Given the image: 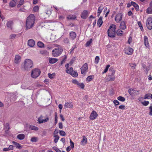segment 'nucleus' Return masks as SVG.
Wrapping results in <instances>:
<instances>
[{
    "label": "nucleus",
    "mask_w": 152,
    "mask_h": 152,
    "mask_svg": "<svg viewBox=\"0 0 152 152\" xmlns=\"http://www.w3.org/2000/svg\"><path fill=\"white\" fill-rule=\"evenodd\" d=\"M35 17L34 14H31L28 16L26 20V29H30L33 27L35 23Z\"/></svg>",
    "instance_id": "nucleus-1"
},
{
    "label": "nucleus",
    "mask_w": 152,
    "mask_h": 152,
    "mask_svg": "<svg viewBox=\"0 0 152 152\" xmlns=\"http://www.w3.org/2000/svg\"><path fill=\"white\" fill-rule=\"evenodd\" d=\"M116 29V26L114 24L111 25L107 31L108 36L111 38L115 37Z\"/></svg>",
    "instance_id": "nucleus-2"
},
{
    "label": "nucleus",
    "mask_w": 152,
    "mask_h": 152,
    "mask_svg": "<svg viewBox=\"0 0 152 152\" xmlns=\"http://www.w3.org/2000/svg\"><path fill=\"white\" fill-rule=\"evenodd\" d=\"M63 51V50L61 46L54 49L52 51V54L53 56L57 57L60 55Z\"/></svg>",
    "instance_id": "nucleus-3"
},
{
    "label": "nucleus",
    "mask_w": 152,
    "mask_h": 152,
    "mask_svg": "<svg viewBox=\"0 0 152 152\" xmlns=\"http://www.w3.org/2000/svg\"><path fill=\"white\" fill-rule=\"evenodd\" d=\"M33 66L32 61L30 59H26L24 62V68L25 70L28 71Z\"/></svg>",
    "instance_id": "nucleus-4"
},
{
    "label": "nucleus",
    "mask_w": 152,
    "mask_h": 152,
    "mask_svg": "<svg viewBox=\"0 0 152 152\" xmlns=\"http://www.w3.org/2000/svg\"><path fill=\"white\" fill-rule=\"evenodd\" d=\"M41 71L38 69H34L32 71L31 75L32 77L36 78L38 77L40 75Z\"/></svg>",
    "instance_id": "nucleus-5"
},
{
    "label": "nucleus",
    "mask_w": 152,
    "mask_h": 152,
    "mask_svg": "<svg viewBox=\"0 0 152 152\" xmlns=\"http://www.w3.org/2000/svg\"><path fill=\"white\" fill-rule=\"evenodd\" d=\"M49 120V118L47 115H46L45 117L42 115H41L38 119V122L39 124L45 123L48 122Z\"/></svg>",
    "instance_id": "nucleus-6"
},
{
    "label": "nucleus",
    "mask_w": 152,
    "mask_h": 152,
    "mask_svg": "<svg viewBox=\"0 0 152 152\" xmlns=\"http://www.w3.org/2000/svg\"><path fill=\"white\" fill-rule=\"evenodd\" d=\"M123 16V14L121 13H118L116 15L115 20L116 23H119L121 21Z\"/></svg>",
    "instance_id": "nucleus-7"
},
{
    "label": "nucleus",
    "mask_w": 152,
    "mask_h": 152,
    "mask_svg": "<svg viewBox=\"0 0 152 152\" xmlns=\"http://www.w3.org/2000/svg\"><path fill=\"white\" fill-rule=\"evenodd\" d=\"M146 25L148 29L151 30L152 29V18L149 17L148 18L146 21Z\"/></svg>",
    "instance_id": "nucleus-8"
},
{
    "label": "nucleus",
    "mask_w": 152,
    "mask_h": 152,
    "mask_svg": "<svg viewBox=\"0 0 152 152\" xmlns=\"http://www.w3.org/2000/svg\"><path fill=\"white\" fill-rule=\"evenodd\" d=\"M72 83L75 85H76L77 86L80 88L83 89L85 87V85L83 83H80L76 79L73 80H72Z\"/></svg>",
    "instance_id": "nucleus-9"
},
{
    "label": "nucleus",
    "mask_w": 152,
    "mask_h": 152,
    "mask_svg": "<svg viewBox=\"0 0 152 152\" xmlns=\"http://www.w3.org/2000/svg\"><path fill=\"white\" fill-rule=\"evenodd\" d=\"M88 65L86 63L84 64L80 68L81 74H85L87 72L88 69Z\"/></svg>",
    "instance_id": "nucleus-10"
},
{
    "label": "nucleus",
    "mask_w": 152,
    "mask_h": 152,
    "mask_svg": "<svg viewBox=\"0 0 152 152\" xmlns=\"http://www.w3.org/2000/svg\"><path fill=\"white\" fill-rule=\"evenodd\" d=\"M134 50L129 47H126L124 49L125 53L128 55H131L133 54Z\"/></svg>",
    "instance_id": "nucleus-11"
},
{
    "label": "nucleus",
    "mask_w": 152,
    "mask_h": 152,
    "mask_svg": "<svg viewBox=\"0 0 152 152\" xmlns=\"http://www.w3.org/2000/svg\"><path fill=\"white\" fill-rule=\"evenodd\" d=\"M98 114L94 110H93L89 117L90 119L91 120H94L97 117Z\"/></svg>",
    "instance_id": "nucleus-12"
},
{
    "label": "nucleus",
    "mask_w": 152,
    "mask_h": 152,
    "mask_svg": "<svg viewBox=\"0 0 152 152\" xmlns=\"http://www.w3.org/2000/svg\"><path fill=\"white\" fill-rule=\"evenodd\" d=\"M89 12L87 10H84L81 14V17L83 19H86L88 17Z\"/></svg>",
    "instance_id": "nucleus-13"
},
{
    "label": "nucleus",
    "mask_w": 152,
    "mask_h": 152,
    "mask_svg": "<svg viewBox=\"0 0 152 152\" xmlns=\"http://www.w3.org/2000/svg\"><path fill=\"white\" fill-rule=\"evenodd\" d=\"M115 79V76L114 75L111 74L108 75L106 78V80L107 81H113Z\"/></svg>",
    "instance_id": "nucleus-14"
},
{
    "label": "nucleus",
    "mask_w": 152,
    "mask_h": 152,
    "mask_svg": "<svg viewBox=\"0 0 152 152\" xmlns=\"http://www.w3.org/2000/svg\"><path fill=\"white\" fill-rule=\"evenodd\" d=\"M119 26L120 28L122 30H125L126 28V23L125 21H122L120 22Z\"/></svg>",
    "instance_id": "nucleus-15"
},
{
    "label": "nucleus",
    "mask_w": 152,
    "mask_h": 152,
    "mask_svg": "<svg viewBox=\"0 0 152 152\" xmlns=\"http://www.w3.org/2000/svg\"><path fill=\"white\" fill-rule=\"evenodd\" d=\"M139 91L136 90L133 88H130L128 90V92L129 94L131 96L134 94H136L137 93H138Z\"/></svg>",
    "instance_id": "nucleus-16"
},
{
    "label": "nucleus",
    "mask_w": 152,
    "mask_h": 152,
    "mask_svg": "<svg viewBox=\"0 0 152 152\" xmlns=\"http://www.w3.org/2000/svg\"><path fill=\"white\" fill-rule=\"evenodd\" d=\"M144 43L146 47L148 48L149 47V44L148 42V39L146 36H144Z\"/></svg>",
    "instance_id": "nucleus-17"
},
{
    "label": "nucleus",
    "mask_w": 152,
    "mask_h": 152,
    "mask_svg": "<svg viewBox=\"0 0 152 152\" xmlns=\"http://www.w3.org/2000/svg\"><path fill=\"white\" fill-rule=\"evenodd\" d=\"M69 36L70 39H71L72 40H73L75 39L76 38V34L75 32L72 31L70 32L69 34Z\"/></svg>",
    "instance_id": "nucleus-18"
},
{
    "label": "nucleus",
    "mask_w": 152,
    "mask_h": 152,
    "mask_svg": "<svg viewBox=\"0 0 152 152\" xmlns=\"http://www.w3.org/2000/svg\"><path fill=\"white\" fill-rule=\"evenodd\" d=\"M21 58V57L18 55H16L14 60L15 63L16 64L19 63L20 61Z\"/></svg>",
    "instance_id": "nucleus-19"
},
{
    "label": "nucleus",
    "mask_w": 152,
    "mask_h": 152,
    "mask_svg": "<svg viewBox=\"0 0 152 152\" xmlns=\"http://www.w3.org/2000/svg\"><path fill=\"white\" fill-rule=\"evenodd\" d=\"M34 41L32 39H30L28 41V45L30 47H33L35 45Z\"/></svg>",
    "instance_id": "nucleus-20"
},
{
    "label": "nucleus",
    "mask_w": 152,
    "mask_h": 152,
    "mask_svg": "<svg viewBox=\"0 0 152 152\" xmlns=\"http://www.w3.org/2000/svg\"><path fill=\"white\" fill-rule=\"evenodd\" d=\"M73 107V104L72 102H66L64 105V107L66 108H71Z\"/></svg>",
    "instance_id": "nucleus-21"
},
{
    "label": "nucleus",
    "mask_w": 152,
    "mask_h": 152,
    "mask_svg": "<svg viewBox=\"0 0 152 152\" xmlns=\"http://www.w3.org/2000/svg\"><path fill=\"white\" fill-rule=\"evenodd\" d=\"M13 24V21L11 20H10L7 22L6 24V26L8 28L12 29V25Z\"/></svg>",
    "instance_id": "nucleus-22"
},
{
    "label": "nucleus",
    "mask_w": 152,
    "mask_h": 152,
    "mask_svg": "<svg viewBox=\"0 0 152 152\" xmlns=\"http://www.w3.org/2000/svg\"><path fill=\"white\" fill-rule=\"evenodd\" d=\"M12 142L17 148L21 149L22 148V146L19 143L15 141H13Z\"/></svg>",
    "instance_id": "nucleus-23"
},
{
    "label": "nucleus",
    "mask_w": 152,
    "mask_h": 152,
    "mask_svg": "<svg viewBox=\"0 0 152 152\" xmlns=\"http://www.w3.org/2000/svg\"><path fill=\"white\" fill-rule=\"evenodd\" d=\"M77 16L75 15H68L67 17V19L68 20H73L75 19Z\"/></svg>",
    "instance_id": "nucleus-24"
},
{
    "label": "nucleus",
    "mask_w": 152,
    "mask_h": 152,
    "mask_svg": "<svg viewBox=\"0 0 152 152\" xmlns=\"http://www.w3.org/2000/svg\"><path fill=\"white\" fill-rule=\"evenodd\" d=\"M17 0H12L9 3V6L11 7L15 6L16 5Z\"/></svg>",
    "instance_id": "nucleus-25"
},
{
    "label": "nucleus",
    "mask_w": 152,
    "mask_h": 152,
    "mask_svg": "<svg viewBox=\"0 0 152 152\" xmlns=\"http://www.w3.org/2000/svg\"><path fill=\"white\" fill-rule=\"evenodd\" d=\"M17 137L19 140H23L25 138V135L23 134H20L17 135Z\"/></svg>",
    "instance_id": "nucleus-26"
},
{
    "label": "nucleus",
    "mask_w": 152,
    "mask_h": 152,
    "mask_svg": "<svg viewBox=\"0 0 152 152\" xmlns=\"http://www.w3.org/2000/svg\"><path fill=\"white\" fill-rule=\"evenodd\" d=\"M58 60V59L54 58H50L49 59V62L50 64H53L56 63Z\"/></svg>",
    "instance_id": "nucleus-27"
},
{
    "label": "nucleus",
    "mask_w": 152,
    "mask_h": 152,
    "mask_svg": "<svg viewBox=\"0 0 152 152\" xmlns=\"http://www.w3.org/2000/svg\"><path fill=\"white\" fill-rule=\"evenodd\" d=\"M103 22L102 20V17H100L97 21V25L100 27L102 25Z\"/></svg>",
    "instance_id": "nucleus-28"
},
{
    "label": "nucleus",
    "mask_w": 152,
    "mask_h": 152,
    "mask_svg": "<svg viewBox=\"0 0 152 152\" xmlns=\"http://www.w3.org/2000/svg\"><path fill=\"white\" fill-rule=\"evenodd\" d=\"M121 30V29H118L117 30L116 33L118 36H121L123 35L124 32Z\"/></svg>",
    "instance_id": "nucleus-29"
},
{
    "label": "nucleus",
    "mask_w": 152,
    "mask_h": 152,
    "mask_svg": "<svg viewBox=\"0 0 152 152\" xmlns=\"http://www.w3.org/2000/svg\"><path fill=\"white\" fill-rule=\"evenodd\" d=\"M87 138L85 136H83L82 140L81 142V144L82 145H85L87 143Z\"/></svg>",
    "instance_id": "nucleus-30"
},
{
    "label": "nucleus",
    "mask_w": 152,
    "mask_h": 152,
    "mask_svg": "<svg viewBox=\"0 0 152 152\" xmlns=\"http://www.w3.org/2000/svg\"><path fill=\"white\" fill-rule=\"evenodd\" d=\"M103 8L102 6H100L98 8L97 10V16L99 17L101 13L102 10H103Z\"/></svg>",
    "instance_id": "nucleus-31"
},
{
    "label": "nucleus",
    "mask_w": 152,
    "mask_h": 152,
    "mask_svg": "<svg viewBox=\"0 0 152 152\" xmlns=\"http://www.w3.org/2000/svg\"><path fill=\"white\" fill-rule=\"evenodd\" d=\"M29 128L30 129L34 131H37L39 129L37 127L33 125H30Z\"/></svg>",
    "instance_id": "nucleus-32"
},
{
    "label": "nucleus",
    "mask_w": 152,
    "mask_h": 152,
    "mask_svg": "<svg viewBox=\"0 0 152 152\" xmlns=\"http://www.w3.org/2000/svg\"><path fill=\"white\" fill-rule=\"evenodd\" d=\"M94 78L93 75H91L87 77L86 78V81L87 83H88L91 81Z\"/></svg>",
    "instance_id": "nucleus-33"
},
{
    "label": "nucleus",
    "mask_w": 152,
    "mask_h": 152,
    "mask_svg": "<svg viewBox=\"0 0 152 152\" xmlns=\"http://www.w3.org/2000/svg\"><path fill=\"white\" fill-rule=\"evenodd\" d=\"M131 4L133 7H134L137 10H139V7L138 5L136 4L135 2L133 1H132L131 2Z\"/></svg>",
    "instance_id": "nucleus-34"
},
{
    "label": "nucleus",
    "mask_w": 152,
    "mask_h": 152,
    "mask_svg": "<svg viewBox=\"0 0 152 152\" xmlns=\"http://www.w3.org/2000/svg\"><path fill=\"white\" fill-rule=\"evenodd\" d=\"M109 71L111 73V74L115 75V70L113 67H111L109 69Z\"/></svg>",
    "instance_id": "nucleus-35"
},
{
    "label": "nucleus",
    "mask_w": 152,
    "mask_h": 152,
    "mask_svg": "<svg viewBox=\"0 0 152 152\" xmlns=\"http://www.w3.org/2000/svg\"><path fill=\"white\" fill-rule=\"evenodd\" d=\"M73 68L72 67H70L69 69L66 70V72L70 75L73 73Z\"/></svg>",
    "instance_id": "nucleus-36"
},
{
    "label": "nucleus",
    "mask_w": 152,
    "mask_h": 152,
    "mask_svg": "<svg viewBox=\"0 0 152 152\" xmlns=\"http://www.w3.org/2000/svg\"><path fill=\"white\" fill-rule=\"evenodd\" d=\"M117 99L118 100L122 102H124L125 100V98L122 96H119L118 97Z\"/></svg>",
    "instance_id": "nucleus-37"
},
{
    "label": "nucleus",
    "mask_w": 152,
    "mask_h": 152,
    "mask_svg": "<svg viewBox=\"0 0 152 152\" xmlns=\"http://www.w3.org/2000/svg\"><path fill=\"white\" fill-rule=\"evenodd\" d=\"M37 45L38 47L40 48H43L44 46V44L41 42H38L37 43Z\"/></svg>",
    "instance_id": "nucleus-38"
},
{
    "label": "nucleus",
    "mask_w": 152,
    "mask_h": 152,
    "mask_svg": "<svg viewBox=\"0 0 152 152\" xmlns=\"http://www.w3.org/2000/svg\"><path fill=\"white\" fill-rule=\"evenodd\" d=\"M71 75L73 77H76L78 76V73L77 71H73V73H72Z\"/></svg>",
    "instance_id": "nucleus-39"
},
{
    "label": "nucleus",
    "mask_w": 152,
    "mask_h": 152,
    "mask_svg": "<svg viewBox=\"0 0 152 152\" xmlns=\"http://www.w3.org/2000/svg\"><path fill=\"white\" fill-rule=\"evenodd\" d=\"M54 137H55V138L54 140V142L55 143H56L59 139V137L58 136V135H55L54 136Z\"/></svg>",
    "instance_id": "nucleus-40"
},
{
    "label": "nucleus",
    "mask_w": 152,
    "mask_h": 152,
    "mask_svg": "<svg viewBox=\"0 0 152 152\" xmlns=\"http://www.w3.org/2000/svg\"><path fill=\"white\" fill-rule=\"evenodd\" d=\"M110 66V65H109V64L107 65L106 66L105 68L104 69V71L102 72V74H104L105 73H106L108 69Z\"/></svg>",
    "instance_id": "nucleus-41"
},
{
    "label": "nucleus",
    "mask_w": 152,
    "mask_h": 152,
    "mask_svg": "<svg viewBox=\"0 0 152 152\" xmlns=\"http://www.w3.org/2000/svg\"><path fill=\"white\" fill-rule=\"evenodd\" d=\"M147 13L148 14L152 13V7H149L147 9Z\"/></svg>",
    "instance_id": "nucleus-42"
},
{
    "label": "nucleus",
    "mask_w": 152,
    "mask_h": 152,
    "mask_svg": "<svg viewBox=\"0 0 152 152\" xmlns=\"http://www.w3.org/2000/svg\"><path fill=\"white\" fill-rule=\"evenodd\" d=\"M77 48L76 45H74L72 46V48L70 50V53H71L73 52V50H74L76 48Z\"/></svg>",
    "instance_id": "nucleus-43"
},
{
    "label": "nucleus",
    "mask_w": 152,
    "mask_h": 152,
    "mask_svg": "<svg viewBox=\"0 0 152 152\" xmlns=\"http://www.w3.org/2000/svg\"><path fill=\"white\" fill-rule=\"evenodd\" d=\"M137 24L140 27V29L142 31L143 30L142 26V25L141 22L140 21H138L137 22Z\"/></svg>",
    "instance_id": "nucleus-44"
},
{
    "label": "nucleus",
    "mask_w": 152,
    "mask_h": 152,
    "mask_svg": "<svg viewBox=\"0 0 152 152\" xmlns=\"http://www.w3.org/2000/svg\"><path fill=\"white\" fill-rule=\"evenodd\" d=\"M99 58L98 56H96L95 57L94 62L96 64H97L99 63Z\"/></svg>",
    "instance_id": "nucleus-45"
},
{
    "label": "nucleus",
    "mask_w": 152,
    "mask_h": 152,
    "mask_svg": "<svg viewBox=\"0 0 152 152\" xmlns=\"http://www.w3.org/2000/svg\"><path fill=\"white\" fill-rule=\"evenodd\" d=\"M141 103L143 105L146 106L149 104V102L148 101H145L144 102H142Z\"/></svg>",
    "instance_id": "nucleus-46"
},
{
    "label": "nucleus",
    "mask_w": 152,
    "mask_h": 152,
    "mask_svg": "<svg viewBox=\"0 0 152 152\" xmlns=\"http://www.w3.org/2000/svg\"><path fill=\"white\" fill-rule=\"evenodd\" d=\"M40 53L42 55H45L48 53V52L46 50H43L40 51Z\"/></svg>",
    "instance_id": "nucleus-47"
},
{
    "label": "nucleus",
    "mask_w": 152,
    "mask_h": 152,
    "mask_svg": "<svg viewBox=\"0 0 152 152\" xmlns=\"http://www.w3.org/2000/svg\"><path fill=\"white\" fill-rule=\"evenodd\" d=\"M39 10V7L37 6H35L33 9V10L35 12H37Z\"/></svg>",
    "instance_id": "nucleus-48"
},
{
    "label": "nucleus",
    "mask_w": 152,
    "mask_h": 152,
    "mask_svg": "<svg viewBox=\"0 0 152 152\" xmlns=\"http://www.w3.org/2000/svg\"><path fill=\"white\" fill-rule=\"evenodd\" d=\"M59 134L60 135L63 136H65L66 135L65 132L62 130L59 131Z\"/></svg>",
    "instance_id": "nucleus-49"
},
{
    "label": "nucleus",
    "mask_w": 152,
    "mask_h": 152,
    "mask_svg": "<svg viewBox=\"0 0 152 152\" xmlns=\"http://www.w3.org/2000/svg\"><path fill=\"white\" fill-rule=\"evenodd\" d=\"M149 109L150 110V111L149 114L150 115H152V104H151V105L149 107Z\"/></svg>",
    "instance_id": "nucleus-50"
},
{
    "label": "nucleus",
    "mask_w": 152,
    "mask_h": 152,
    "mask_svg": "<svg viewBox=\"0 0 152 152\" xmlns=\"http://www.w3.org/2000/svg\"><path fill=\"white\" fill-rule=\"evenodd\" d=\"M4 127H5V128L7 130H8L10 129V127L9 126V125L8 123H6L4 125Z\"/></svg>",
    "instance_id": "nucleus-51"
},
{
    "label": "nucleus",
    "mask_w": 152,
    "mask_h": 152,
    "mask_svg": "<svg viewBox=\"0 0 152 152\" xmlns=\"http://www.w3.org/2000/svg\"><path fill=\"white\" fill-rule=\"evenodd\" d=\"M130 64V67L132 69H133L135 68V66H136V64L135 63H134V64L130 63V64Z\"/></svg>",
    "instance_id": "nucleus-52"
},
{
    "label": "nucleus",
    "mask_w": 152,
    "mask_h": 152,
    "mask_svg": "<svg viewBox=\"0 0 152 152\" xmlns=\"http://www.w3.org/2000/svg\"><path fill=\"white\" fill-rule=\"evenodd\" d=\"M63 42L66 44H68L69 43V40L68 38H65L64 39Z\"/></svg>",
    "instance_id": "nucleus-53"
},
{
    "label": "nucleus",
    "mask_w": 152,
    "mask_h": 152,
    "mask_svg": "<svg viewBox=\"0 0 152 152\" xmlns=\"http://www.w3.org/2000/svg\"><path fill=\"white\" fill-rule=\"evenodd\" d=\"M58 130L57 129H55V130L54 131L53 133V135L54 136L56 135V136H58Z\"/></svg>",
    "instance_id": "nucleus-54"
},
{
    "label": "nucleus",
    "mask_w": 152,
    "mask_h": 152,
    "mask_svg": "<svg viewBox=\"0 0 152 152\" xmlns=\"http://www.w3.org/2000/svg\"><path fill=\"white\" fill-rule=\"evenodd\" d=\"M46 13V14L50 15L51 14V10L50 9H48L45 12Z\"/></svg>",
    "instance_id": "nucleus-55"
},
{
    "label": "nucleus",
    "mask_w": 152,
    "mask_h": 152,
    "mask_svg": "<svg viewBox=\"0 0 152 152\" xmlns=\"http://www.w3.org/2000/svg\"><path fill=\"white\" fill-rule=\"evenodd\" d=\"M37 138L35 137H33L31 138V141L33 142H36L37 141Z\"/></svg>",
    "instance_id": "nucleus-56"
},
{
    "label": "nucleus",
    "mask_w": 152,
    "mask_h": 152,
    "mask_svg": "<svg viewBox=\"0 0 152 152\" xmlns=\"http://www.w3.org/2000/svg\"><path fill=\"white\" fill-rule=\"evenodd\" d=\"M70 147L72 148H73L74 146V143L71 140V139H70Z\"/></svg>",
    "instance_id": "nucleus-57"
},
{
    "label": "nucleus",
    "mask_w": 152,
    "mask_h": 152,
    "mask_svg": "<svg viewBox=\"0 0 152 152\" xmlns=\"http://www.w3.org/2000/svg\"><path fill=\"white\" fill-rule=\"evenodd\" d=\"M113 103L115 106L118 105L120 103L117 100H114L113 101Z\"/></svg>",
    "instance_id": "nucleus-58"
},
{
    "label": "nucleus",
    "mask_w": 152,
    "mask_h": 152,
    "mask_svg": "<svg viewBox=\"0 0 152 152\" xmlns=\"http://www.w3.org/2000/svg\"><path fill=\"white\" fill-rule=\"evenodd\" d=\"M92 42V39H91L90 40L86 42V45L87 46H88Z\"/></svg>",
    "instance_id": "nucleus-59"
},
{
    "label": "nucleus",
    "mask_w": 152,
    "mask_h": 152,
    "mask_svg": "<svg viewBox=\"0 0 152 152\" xmlns=\"http://www.w3.org/2000/svg\"><path fill=\"white\" fill-rule=\"evenodd\" d=\"M66 57H65V58H64L61 61V64L62 65V64H63L66 61Z\"/></svg>",
    "instance_id": "nucleus-60"
},
{
    "label": "nucleus",
    "mask_w": 152,
    "mask_h": 152,
    "mask_svg": "<svg viewBox=\"0 0 152 152\" xmlns=\"http://www.w3.org/2000/svg\"><path fill=\"white\" fill-rule=\"evenodd\" d=\"M150 95L148 94H145L144 96V99H149Z\"/></svg>",
    "instance_id": "nucleus-61"
},
{
    "label": "nucleus",
    "mask_w": 152,
    "mask_h": 152,
    "mask_svg": "<svg viewBox=\"0 0 152 152\" xmlns=\"http://www.w3.org/2000/svg\"><path fill=\"white\" fill-rule=\"evenodd\" d=\"M58 127L60 129H62L63 128L62 123L61 122H59L58 124Z\"/></svg>",
    "instance_id": "nucleus-62"
},
{
    "label": "nucleus",
    "mask_w": 152,
    "mask_h": 152,
    "mask_svg": "<svg viewBox=\"0 0 152 152\" xmlns=\"http://www.w3.org/2000/svg\"><path fill=\"white\" fill-rule=\"evenodd\" d=\"M16 36V34H12L10 35V39H13L15 38Z\"/></svg>",
    "instance_id": "nucleus-63"
},
{
    "label": "nucleus",
    "mask_w": 152,
    "mask_h": 152,
    "mask_svg": "<svg viewBox=\"0 0 152 152\" xmlns=\"http://www.w3.org/2000/svg\"><path fill=\"white\" fill-rule=\"evenodd\" d=\"M53 148L54 150H55L57 152H58L59 151H60V150L57 148L56 147L54 146L53 147Z\"/></svg>",
    "instance_id": "nucleus-64"
}]
</instances>
